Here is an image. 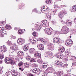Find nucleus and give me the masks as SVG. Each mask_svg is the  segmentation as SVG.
Masks as SVG:
<instances>
[{"instance_id":"f257e3e1","label":"nucleus","mask_w":76,"mask_h":76,"mask_svg":"<svg viewBox=\"0 0 76 76\" xmlns=\"http://www.w3.org/2000/svg\"><path fill=\"white\" fill-rule=\"evenodd\" d=\"M5 61L6 63H10L12 65V66H13L15 64V61L13 60L12 59V58L9 57H7L5 58Z\"/></svg>"},{"instance_id":"f03ea898","label":"nucleus","mask_w":76,"mask_h":76,"mask_svg":"<svg viewBox=\"0 0 76 76\" xmlns=\"http://www.w3.org/2000/svg\"><path fill=\"white\" fill-rule=\"evenodd\" d=\"M61 31L63 34H66L69 32V29L67 26H64L62 28Z\"/></svg>"},{"instance_id":"7ed1b4c3","label":"nucleus","mask_w":76,"mask_h":76,"mask_svg":"<svg viewBox=\"0 0 76 76\" xmlns=\"http://www.w3.org/2000/svg\"><path fill=\"white\" fill-rule=\"evenodd\" d=\"M45 72L48 73H54L55 70L53 68V67L50 66L48 67L46 70Z\"/></svg>"},{"instance_id":"20e7f679","label":"nucleus","mask_w":76,"mask_h":76,"mask_svg":"<svg viewBox=\"0 0 76 76\" xmlns=\"http://www.w3.org/2000/svg\"><path fill=\"white\" fill-rule=\"evenodd\" d=\"M45 32L46 34L48 35H51L53 32V29L51 28H46L45 30Z\"/></svg>"},{"instance_id":"39448f33","label":"nucleus","mask_w":76,"mask_h":76,"mask_svg":"<svg viewBox=\"0 0 76 76\" xmlns=\"http://www.w3.org/2000/svg\"><path fill=\"white\" fill-rule=\"evenodd\" d=\"M17 43L20 45H22L25 42V40L22 38H19L17 41Z\"/></svg>"},{"instance_id":"423d86ee","label":"nucleus","mask_w":76,"mask_h":76,"mask_svg":"<svg viewBox=\"0 0 76 76\" xmlns=\"http://www.w3.org/2000/svg\"><path fill=\"white\" fill-rule=\"evenodd\" d=\"M45 57H49L50 58H53V54L51 52H48L45 53Z\"/></svg>"},{"instance_id":"0eeeda50","label":"nucleus","mask_w":76,"mask_h":76,"mask_svg":"<svg viewBox=\"0 0 76 76\" xmlns=\"http://www.w3.org/2000/svg\"><path fill=\"white\" fill-rule=\"evenodd\" d=\"M66 11L65 10H62L60 12V13H58V15L60 18L62 19V18H63L64 14H66Z\"/></svg>"},{"instance_id":"6e6552de","label":"nucleus","mask_w":76,"mask_h":76,"mask_svg":"<svg viewBox=\"0 0 76 76\" xmlns=\"http://www.w3.org/2000/svg\"><path fill=\"white\" fill-rule=\"evenodd\" d=\"M53 42L54 43H58L59 44H61V42L60 41V39L58 37L54 38Z\"/></svg>"},{"instance_id":"1a4fd4ad","label":"nucleus","mask_w":76,"mask_h":76,"mask_svg":"<svg viewBox=\"0 0 76 76\" xmlns=\"http://www.w3.org/2000/svg\"><path fill=\"white\" fill-rule=\"evenodd\" d=\"M48 49L51 51H53L54 49V45H53L50 43L48 45Z\"/></svg>"},{"instance_id":"9d476101","label":"nucleus","mask_w":76,"mask_h":76,"mask_svg":"<svg viewBox=\"0 0 76 76\" xmlns=\"http://www.w3.org/2000/svg\"><path fill=\"white\" fill-rule=\"evenodd\" d=\"M11 48L12 49V50L14 51H16L18 50V47L15 44H13Z\"/></svg>"},{"instance_id":"9b49d317","label":"nucleus","mask_w":76,"mask_h":76,"mask_svg":"<svg viewBox=\"0 0 76 76\" xmlns=\"http://www.w3.org/2000/svg\"><path fill=\"white\" fill-rule=\"evenodd\" d=\"M65 44L66 45H70V44H73V41L71 39H68L67 40H66Z\"/></svg>"},{"instance_id":"f8f14e48","label":"nucleus","mask_w":76,"mask_h":76,"mask_svg":"<svg viewBox=\"0 0 76 76\" xmlns=\"http://www.w3.org/2000/svg\"><path fill=\"white\" fill-rule=\"evenodd\" d=\"M34 28L35 29L37 30V31H39V30L42 28L41 26L40 25V24H36L35 25Z\"/></svg>"},{"instance_id":"ddd939ff","label":"nucleus","mask_w":76,"mask_h":76,"mask_svg":"<svg viewBox=\"0 0 76 76\" xmlns=\"http://www.w3.org/2000/svg\"><path fill=\"white\" fill-rule=\"evenodd\" d=\"M37 39L35 38H34L32 39H29L30 42H31V44H35L37 42Z\"/></svg>"},{"instance_id":"4468645a","label":"nucleus","mask_w":76,"mask_h":76,"mask_svg":"<svg viewBox=\"0 0 76 76\" xmlns=\"http://www.w3.org/2000/svg\"><path fill=\"white\" fill-rule=\"evenodd\" d=\"M0 51H1V52H2V53L6 52L7 51V48L4 46H2L1 47H0Z\"/></svg>"},{"instance_id":"2eb2a0df","label":"nucleus","mask_w":76,"mask_h":76,"mask_svg":"<svg viewBox=\"0 0 76 76\" xmlns=\"http://www.w3.org/2000/svg\"><path fill=\"white\" fill-rule=\"evenodd\" d=\"M37 47L39 50H44V46L41 44H39L37 45Z\"/></svg>"},{"instance_id":"dca6fc26","label":"nucleus","mask_w":76,"mask_h":76,"mask_svg":"<svg viewBox=\"0 0 76 76\" xmlns=\"http://www.w3.org/2000/svg\"><path fill=\"white\" fill-rule=\"evenodd\" d=\"M4 30V28L3 27H1L0 28V33H2L3 32L4 34L5 35L7 34V32L6 31H5Z\"/></svg>"},{"instance_id":"f3484780","label":"nucleus","mask_w":76,"mask_h":76,"mask_svg":"<svg viewBox=\"0 0 76 76\" xmlns=\"http://www.w3.org/2000/svg\"><path fill=\"white\" fill-rule=\"evenodd\" d=\"M66 25H68V26H70L72 25V23L71 21H70L69 20H66Z\"/></svg>"},{"instance_id":"a211bd4d","label":"nucleus","mask_w":76,"mask_h":76,"mask_svg":"<svg viewBox=\"0 0 76 76\" xmlns=\"http://www.w3.org/2000/svg\"><path fill=\"white\" fill-rule=\"evenodd\" d=\"M35 51H36V50H35V49L34 48H31L29 50L30 53H31L32 54L34 53Z\"/></svg>"},{"instance_id":"6ab92c4d","label":"nucleus","mask_w":76,"mask_h":76,"mask_svg":"<svg viewBox=\"0 0 76 76\" xmlns=\"http://www.w3.org/2000/svg\"><path fill=\"white\" fill-rule=\"evenodd\" d=\"M32 72L33 73H39V69H35L32 70Z\"/></svg>"},{"instance_id":"aec40b11","label":"nucleus","mask_w":76,"mask_h":76,"mask_svg":"<svg viewBox=\"0 0 76 76\" xmlns=\"http://www.w3.org/2000/svg\"><path fill=\"white\" fill-rule=\"evenodd\" d=\"M59 51L60 53H63L65 51V49L64 47H62L61 48H59Z\"/></svg>"},{"instance_id":"412c9836","label":"nucleus","mask_w":76,"mask_h":76,"mask_svg":"<svg viewBox=\"0 0 76 76\" xmlns=\"http://www.w3.org/2000/svg\"><path fill=\"white\" fill-rule=\"evenodd\" d=\"M41 54L38 53V52H36V53L34 54V57H41Z\"/></svg>"},{"instance_id":"4be33fe9","label":"nucleus","mask_w":76,"mask_h":76,"mask_svg":"<svg viewBox=\"0 0 76 76\" xmlns=\"http://www.w3.org/2000/svg\"><path fill=\"white\" fill-rule=\"evenodd\" d=\"M12 75L13 76H17L18 75H19L20 73L18 72H16L15 71H13L12 72Z\"/></svg>"},{"instance_id":"5701e85b","label":"nucleus","mask_w":76,"mask_h":76,"mask_svg":"<svg viewBox=\"0 0 76 76\" xmlns=\"http://www.w3.org/2000/svg\"><path fill=\"white\" fill-rule=\"evenodd\" d=\"M71 12H76V7H73L70 10Z\"/></svg>"},{"instance_id":"b1692460","label":"nucleus","mask_w":76,"mask_h":76,"mask_svg":"<svg viewBox=\"0 0 76 76\" xmlns=\"http://www.w3.org/2000/svg\"><path fill=\"white\" fill-rule=\"evenodd\" d=\"M5 28L6 29H7V30H10V29H11V27L9 25H6L5 26Z\"/></svg>"},{"instance_id":"393cba45","label":"nucleus","mask_w":76,"mask_h":76,"mask_svg":"<svg viewBox=\"0 0 76 76\" xmlns=\"http://www.w3.org/2000/svg\"><path fill=\"white\" fill-rule=\"evenodd\" d=\"M57 58H59L62 59L63 58V57L64 56L63 54H60L59 55H58L57 56Z\"/></svg>"},{"instance_id":"a878e982","label":"nucleus","mask_w":76,"mask_h":76,"mask_svg":"<svg viewBox=\"0 0 76 76\" xmlns=\"http://www.w3.org/2000/svg\"><path fill=\"white\" fill-rule=\"evenodd\" d=\"M32 34L35 37H37L38 36V33L35 31L33 32Z\"/></svg>"},{"instance_id":"bb28decb","label":"nucleus","mask_w":76,"mask_h":76,"mask_svg":"<svg viewBox=\"0 0 76 76\" xmlns=\"http://www.w3.org/2000/svg\"><path fill=\"white\" fill-rule=\"evenodd\" d=\"M23 49L24 51H27L28 50V47L26 45H25L24 46Z\"/></svg>"},{"instance_id":"cd10ccee","label":"nucleus","mask_w":76,"mask_h":76,"mask_svg":"<svg viewBox=\"0 0 76 76\" xmlns=\"http://www.w3.org/2000/svg\"><path fill=\"white\" fill-rule=\"evenodd\" d=\"M23 54V52H22V51H19L18 53L17 54L18 56H22Z\"/></svg>"},{"instance_id":"c85d7f7f","label":"nucleus","mask_w":76,"mask_h":76,"mask_svg":"<svg viewBox=\"0 0 76 76\" xmlns=\"http://www.w3.org/2000/svg\"><path fill=\"white\" fill-rule=\"evenodd\" d=\"M69 58H70V57L65 58L64 59L65 62H67L68 60H71L70 59H69Z\"/></svg>"},{"instance_id":"c756f323","label":"nucleus","mask_w":76,"mask_h":76,"mask_svg":"<svg viewBox=\"0 0 76 76\" xmlns=\"http://www.w3.org/2000/svg\"><path fill=\"white\" fill-rule=\"evenodd\" d=\"M42 66L43 68L45 69V68H47V64H43Z\"/></svg>"},{"instance_id":"7c9ffc66","label":"nucleus","mask_w":76,"mask_h":76,"mask_svg":"<svg viewBox=\"0 0 76 76\" xmlns=\"http://www.w3.org/2000/svg\"><path fill=\"white\" fill-rule=\"evenodd\" d=\"M46 17L49 19H51V15L50 14H48L46 15Z\"/></svg>"},{"instance_id":"2f4dec72","label":"nucleus","mask_w":76,"mask_h":76,"mask_svg":"<svg viewBox=\"0 0 76 76\" xmlns=\"http://www.w3.org/2000/svg\"><path fill=\"white\" fill-rule=\"evenodd\" d=\"M33 12H36V13H40V12H39V11H37V8H36L34 9L33 10Z\"/></svg>"},{"instance_id":"473e14b6","label":"nucleus","mask_w":76,"mask_h":76,"mask_svg":"<svg viewBox=\"0 0 76 76\" xmlns=\"http://www.w3.org/2000/svg\"><path fill=\"white\" fill-rule=\"evenodd\" d=\"M23 33V31L22 30H19L18 31L19 34H22Z\"/></svg>"},{"instance_id":"72a5a7b5","label":"nucleus","mask_w":76,"mask_h":76,"mask_svg":"<svg viewBox=\"0 0 76 76\" xmlns=\"http://www.w3.org/2000/svg\"><path fill=\"white\" fill-rule=\"evenodd\" d=\"M63 74V71L58 72L57 73V75L58 76H61Z\"/></svg>"},{"instance_id":"f704fd0d","label":"nucleus","mask_w":76,"mask_h":76,"mask_svg":"<svg viewBox=\"0 0 76 76\" xmlns=\"http://www.w3.org/2000/svg\"><path fill=\"white\" fill-rule=\"evenodd\" d=\"M56 64L57 65H61L62 64V62H61L60 61H57Z\"/></svg>"},{"instance_id":"c9c22d12","label":"nucleus","mask_w":76,"mask_h":76,"mask_svg":"<svg viewBox=\"0 0 76 76\" xmlns=\"http://www.w3.org/2000/svg\"><path fill=\"white\" fill-rule=\"evenodd\" d=\"M4 58V55L3 53L0 54V59H3Z\"/></svg>"},{"instance_id":"e433bc0d","label":"nucleus","mask_w":76,"mask_h":76,"mask_svg":"<svg viewBox=\"0 0 76 76\" xmlns=\"http://www.w3.org/2000/svg\"><path fill=\"white\" fill-rule=\"evenodd\" d=\"M5 23V21H3L2 22H1L0 23V26H3L4 25V23Z\"/></svg>"},{"instance_id":"4c0bfd02","label":"nucleus","mask_w":76,"mask_h":76,"mask_svg":"<svg viewBox=\"0 0 76 76\" xmlns=\"http://www.w3.org/2000/svg\"><path fill=\"white\" fill-rule=\"evenodd\" d=\"M71 60H72L73 61H75V60H76V57H75V56H72L71 57Z\"/></svg>"},{"instance_id":"58836bf2","label":"nucleus","mask_w":76,"mask_h":76,"mask_svg":"<svg viewBox=\"0 0 76 76\" xmlns=\"http://www.w3.org/2000/svg\"><path fill=\"white\" fill-rule=\"evenodd\" d=\"M51 0H48V1L46 0L45 2L46 4H48V3H51Z\"/></svg>"},{"instance_id":"ea45409f","label":"nucleus","mask_w":76,"mask_h":76,"mask_svg":"<svg viewBox=\"0 0 76 76\" xmlns=\"http://www.w3.org/2000/svg\"><path fill=\"white\" fill-rule=\"evenodd\" d=\"M31 56H28L26 57V59L27 60H30L31 59Z\"/></svg>"},{"instance_id":"a19ab883","label":"nucleus","mask_w":76,"mask_h":76,"mask_svg":"<svg viewBox=\"0 0 76 76\" xmlns=\"http://www.w3.org/2000/svg\"><path fill=\"white\" fill-rule=\"evenodd\" d=\"M48 74V73H47L44 72L42 74V76H46Z\"/></svg>"},{"instance_id":"79ce46f5","label":"nucleus","mask_w":76,"mask_h":76,"mask_svg":"<svg viewBox=\"0 0 76 76\" xmlns=\"http://www.w3.org/2000/svg\"><path fill=\"white\" fill-rule=\"evenodd\" d=\"M36 61L33 58H31V59L30 60V62L32 63H34V62H35Z\"/></svg>"},{"instance_id":"37998d69","label":"nucleus","mask_w":76,"mask_h":76,"mask_svg":"<svg viewBox=\"0 0 76 76\" xmlns=\"http://www.w3.org/2000/svg\"><path fill=\"white\" fill-rule=\"evenodd\" d=\"M27 76H34V75H33L30 73H28V74H27Z\"/></svg>"},{"instance_id":"c03bdc74","label":"nucleus","mask_w":76,"mask_h":76,"mask_svg":"<svg viewBox=\"0 0 76 76\" xmlns=\"http://www.w3.org/2000/svg\"><path fill=\"white\" fill-rule=\"evenodd\" d=\"M11 42V41H8L7 42V44L8 45H11L12 44V43Z\"/></svg>"},{"instance_id":"a18cd8bd","label":"nucleus","mask_w":76,"mask_h":76,"mask_svg":"<svg viewBox=\"0 0 76 76\" xmlns=\"http://www.w3.org/2000/svg\"><path fill=\"white\" fill-rule=\"evenodd\" d=\"M33 67H38V64H37L34 63L33 64Z\"/></svg>"},{"instance_id":"49530a36","label":"nucleus","mask_w":76,"mask_h":76,"mask_svg":"<svg viewBox=\"0 0 76 76\" xmlns=\"http://www.w3.org/2000/svg\"><path fill=\"white\" fill-rule=\"evenodd\" d=\"M42 26H45V25H46V24H45L44 22H43L42 23Z\"/></svg>"},{"instance_id":"de8ad7c7","label":"nucleus","mask_w":76,"mask_h":76,"mask_svg":"<svg viewBox=\"0 0 76 76\" xmlns=\"http://www.w3.org/2000/svg\"><path fill=\"white\" fill-rule=\"evenodd\" d=\"M72 66H76V62H73Z\"/></svg>"},{"instance_id":"09e8293b","label":"nucleus","mask_w":76,"mask_h":76,"mask_svg":"<svg viewBox=\"0 0 76 76\" xmlns=\"http://www.w3.org/2000/svg\"><path fill=\"white\" fill-rule=\"evenodd\" d=\"M48 42H49V40L48 39H47L45 40V43L47 44Z\"/></svg>"},{"instance_id":"8fccbe9b","label":"nucleus","mask_w":76,"mask_h":76,"mask_svg":"<svg viewBox=\"0 0 76 76\" xmlns=\"http://www.w3.org/2000/svg\"><path fill=\"white\" fill-rule=\"evenodd\" d=\"M23 64V63L22 62L19 63L18 64V65L19 66H21V65H22Z\"/></svg>"},{"instance_id":"3c124183","label":"nucleus","mask_w":76,"mask_h":76,"mask_svg":"<svg viewBox=\"0 0 76 76\" xmlns=\"http://www.w3.org/2000/svg\"><path fill=\"white\" fill-rule=\"evenodd\" d=\"M58 32L55 31L54 33V34L55 35H57L58 34Z\"/></svg>"},{"instance_id":"603ef678","label":"nucleus","mask_w":76,"mask_h":76,"mask_svg":"<svg viewBox=\"0 0 76 76\" xmlns=\"http://www.w3.org/2000/svg\"><path fill=\"white\" fill-rule=\"evenodd\" d=\"M38 63H40L41 64V63H42V60H41V59H39L38 61Z\"/></svg>"},{"instance_id":"864d4df0","label":"nucleus","mask_w":76,"mask_h":76,"mask_svg":"<svg viewBox=\"0 0 76 76\" xmlns=\"http://www.w3.org/2000/svg\"><path fill=\"white\" fill-rule=\"evenodd\" d=\"M11 38H13V39H16V37L15 36H12Z\"/></svg>"},{"instance_id":"5fc2aeb1","label":"nucleus","mask_w":76,"mask_h":76,"mask_svg":"<svg viewBox=\"0 0 76 76\" xmlns=\"http://www.w3.org/2000/svg\"><path fill=\"white\" fill-rule=\"evenodd\" d=\"M1 33H0V36L1 37H4V34H1Z\"/></svg>"},{"instance_id":"6e6d98bb","label":"nucleus","mask_w":76,"mask_h":76,"mask_svg":"<svg viewBox=\"0 0 76 76\" xmlns=\"http://www.w3.org/2000/svg\"><path fill=\"white\" fill-rule=\"evenodd\" d=\"M61 22L62 24H64V23H65V21L61 20Z\"/></svg>"},{"instance_id":"4d7b16f0","label":"nucleus","mask_w":76,"mask_h":76,"mask_svg":"<svg viewBox=\"0 0 76 76\" xmlns=\"http://www.w3.org/2000/svg\"><path fill=\"white\" fill-rule=\"evenodd\" d=\"M43 22H44L45 24H46V23H47V22H48V21L47 20H44Z\"/></svg>"},{"instance_id":"13d9d810","label":"nucleus","mask_w":76,"mask_h":76,"mask_svg":"<svg viewBox=\"0 0 76 76\" xmlns=\"http://www.w3.org/2000/svg\"><path fill=\"white\" fill-rule=\"evenodd\" d=\"M43 22H44L45 24H46V23H47V22H48V21L47 20H44Z\"/></svg>"},{"instance_id":"bf43d9fd","label":"nucleus","mask_w":76,"mask_h":76,"mask_svg":"<svg viewBox=\"0 0 76 76\" xmlns=\"http://www.w3.org/2000/svg\"><path fill=\"white\" fill-rule=\"evenodd\" d=\"M42 11H45V10H47V9H48V8H42Z\"/></svg>"},{"instance_id":"052dcab7","label":"nucleus","mask_w":76,"mask_h":76,"mask_svg":"<svg viewBox=\"0 0 76 76\" xmlns=\"http://www.w3.org/2000/svg\"><path fill=\"white\" fill-rule=\"evenodd\" d=\"M56 10H53V15H56Z\"/></svg>"},{"instance_id":"680f3d73","label":"nucleus","mask_w":76,"mask_h":76,"mask_svg":"<svg viewBox=\"0 0 76 76\" xmlns=\"http://www.w3.org/2000/svg\"><path fill=\"white\" fill-rule=\"evenodd\" d=\"M42 9H48V7L47 6H45L42 7Z\"/></svg>"},{"instance_id":"e2e57ef3","label":"nucleus","mask_w":76,"mask_h":76,"mask_svg":"<svg viewBox=\"0 0 76 76\" xmlns=\"http://www.w3.org/2000/svg\"><path fill=\"white\" fill-rule=\"evenodd\" d=\"M58 7V5H55L54 6V8H57Z\"/></svg>"},{"instance_id":"0e129e2a","label":"nucleus","mask_w":76,"mask_h":76,"mask_svg":"<svg viewBox=\"0 0 76 76\" xmlns=\"http://www.w3.org/2000/svg\"><path fill=\"white\" fill-rule=\"evenodd\" d=\"M29 66H30V65L28 64V65H26V68L28 69V68H29Z\"/></svg>"},{"instance_id":"69168bd1","label":"nucleus","mask_w":76,"mask_h":76,"mask_svg":"<svg viewBox=\"0 0 76 76\" xmlns=\"http://www.w3.org/2000/svg\"><path fill=\"white\" fill-rule=\"evenodd\" d=\"M66 6H65V5H61V6H60V7H61H61H66Z\"/></svg>"},{"instance_id":"338daca9","label":"nucleus","mask_w":76,"mask_h":76,"mask_svg":"<svg viewBox=\"0 0 76 76\" xmlns=\"http://www.w3.org/2000/svg\"><path fill=\"white\" fill-rule=\"evenodd\" d=\"M28 64H29L28 63H26L24 64V66H25L28 65Z\"/></svg>"},{"instance_id":"774afa93","label":"nucleus","mask_w":76,"mask_h":76,"mask_svg":"<svg viewBox=\"0 0 76 76\" xmlns=\"http://www.w3.org/2000/svg\"><path fill=\"white\" fill-rule=\"evenodd\" d=\"M73 32L74 33H76V29H75L73 30Z\"/></svg>"}]
</instances>
